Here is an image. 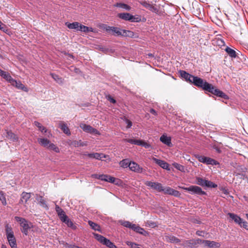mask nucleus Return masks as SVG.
Wrapping results in <instances>:
<instances>
[{"mask_svg": "<svg viewBox=\"0 0 248 248\" xmlns=\"http://www.w3.org/2000/svg\"><path fill=\"white\" fill-rule=\"evenodd\" d=\"M119 223L123 225V226L131 229L132 230L133 227H134V225L135 224H132L130 222L128 221H124L122 220H120L119 221Z\"/></svg>", "mask_w": 248, "mask_h": 248, "instance_id": "obj_35", "label": "nucleus"}, {"mask_svg": "<svg viewBox=\"0 0 248 248\" xmlns=\"http://www.w3.org/2000/svg\"><path fill=\"white\" fill-rule=\"evenodd\" d=\"M79 127L85 132L95 135H100L99 132L90 125L83 123L80 124Z\"/></svg>", "mask_w": 248, "mask_h": 248, "instance_id": "obj_9", "label": "nucleus"}, {"mask_svg": "<svg viewBox=\"0 0 248 248\" xmlns=\"http://www.w3.org/2000/svg\"><path fill=\"white\" fill-rule=\"evenodd\" d=\"M201 244H202V240L198 238L184 241L182 245L186 248H195Z\"/></svg>", "mask_w": 248, "mask_h": 248, "instance_id": "obj_6", "label": "nucleus"}, {"mask_svg": "<svg viewBox=\"0 0 248 248\" xmlns=\"http://www.w3.org/2000/svg\"><path fill=\"white\" fill-rule=\"evenodd\" d=\"M141 4L143 6H144V7H145L146 8L148 9L150 7V5H151V4L148 3L146 1H143L141 3Z\"/></svg>", "mask_w": 248, "mask_h": 248, "instance_id": "obj_64", "label": "nucleus"}, {"mask_svg": "<svg viewBox=\"0 0 248 248\" xmlns=\"http://www.w3.org/2000/svg\"><path fill=\"white\" fill-rule=\"evenodd\" d=\"M66 25L70 29H76L77 31L78 30L79 23L78 22H74L72 23H66Z\"/></svg>", "mask_w": 248, "mask_h": 248, "instance_id": "obj_37", "label": "nucleus"}, {"mask_svg": "<svg viewBox=\"0 0 248 248\" xmlns=\"http://www.w3.org/2000/svg\"><path fill=\"white\" fill-rule=\"evenodd\" d=\"M21 196L20 203H26L31 197V193L23 192Z\"/></svg>", "mask_w": 248, "mask_h": 248, "instance_id": "obj_21", "label": "nucleus"}, {"mask_svg": "<svg viewBox=\"0 0 248 248\" xmlns=\"http://www.w3.org/2000/svg\"><path fill=\"white\" fill-rule=\"evenodd\" d=\"M218 90L219 89H217L216 87H215L214 86L210 83L209 87L208 88V89H207L206 91H207L212 93L213 94L216 95Z\"/></svg>", "mask_w": 248, "mask_h": 248, "instance_id": "obj_39", "label": "nucleus"}, {"mask_svg": "<svg viewBox=\"0 0 248 248\" xmlns=\"http://www.w3.org/2000/svg\"><path fill=\"white\" fill-rule=\"evenodd\" d=\"M202 244H204L205 246L209 248H219L220 246L219 243L213 241L202 240Z\"/></svg>", "mask_w": 248, "mask_h": 248, "instance_id": "obj_16", "label": "nucleus"}, {"mask_svg": "<svg viewBox=\"0 0 248 248\" xmlns=\"http://www.w3.org/2000/svg\"><path fill=\"white\" fill-rule=\"evenodd\" d=\"M60 219L63 222L65 220V219L68 217L65 214V212H63V213H62V214H60L58 215Z\"/></svg>", "mask_w": 248, "mask_h": 248, "instance_id": "obj_54", "label": "nucleus"}, {"mask_svg": "<svg viewBox=\"0 0 248 248\" xmlns=\"http://www.w3.org/2000/svg\"><path fill=\"white\" fill-rule=\"evenodd\" d=\"M163 190H162V192H163L165 194L174 196L175 197H179L181 196V193L179 191L176 190L169 186H163Z\"/></svg>", "mask_w": 248, "mask_h": 248, "instance_id": "obj_10", "label": "nucleus"}, {"mask_svg": "<svg viewBox=\"0 0 248 248\" xmlns=\"http://www.w3.org/2000/svg\"><path fill=\"white\" fill-rule=\"evenodd\" d=\"M55 210L58 215H60V214H62V213H63L64 212V211L58 205H56Z\"/></svg>", "mask_w": 248, "mask_h": 248, "instance_id": "obj_59", "label": "nucleus"}, {"mask_svg": "<svg viewBox=\"0 0 248 248\" xmlns=\"http://www.w3.org/2000/svg\"><path fill=\"white\" fill-rule=\"evenodd\" d=\"M126 244L130 247L131 248H140L138 247V245L135 243L131 242L130 241H126Z\"/></svg>", "mask_w": 248, "mask_h": 248, "instance_id": "obj_52", "label": "nucleus"}, {"mask_svg": "<svg viewBox=\"0 0 248 248\" xmlns=\"http://www.w3.org/2000/svg\"><path fill=\"white\" fill-rule=\"evenodd\" d=\"M131 161L128 159H124L119 162L120 166L123 168L130 167Z\"/></svg>", "mask_w": 248, "mask_h": 248, "instance_id": "obj_33", "label": "nucleus"}, {"mask_svg": "<svg viewBox=\"0 0 248 248\" xmlns=\"http://www.w3.org/2000/svg\"><path fill=\"white\" fill-rule=\"evenodd\" d=\"M206 183H207V184L205 186L208 187L215 188V187H217V184L214 183L213 182H212L210 181L207 180Z\"/></svg>", "mask_w": 248, "mask_h": 248, "instance_id": "obj_51", "label": "nucleus"}, {"mask_svg": "<svg viewBox=\"0 0 248 248\" xmlns=\"http://www.w3.org/2000/svg\"><path fill=\"white\" fill-rule=\"evenodd\" d=\"M146 186L150 187L152 189L156 190L158 192H162L163 186L161 183L158 182H152L151 181H146L145 183Z\"/></svg>", "mask_w": 248, "mask_h": 248, "instance_id": "obj_8", "label": "nucleus"}, {"mask_svg": "<svg viewBox=\"0 0 248 248\" xmlns=\"http://www.w3.org/2000/svg\"><path fill=\"white\" fill-rule=\"evenodd\" d=\"M0 30L4 32H7L8 31L6 26L0 21Z\"/></svg>", "mask_w": 248, "mask_h": 248, "instance_id": "obj_57", "label": "nucleus"}, {"mask_svg": "<svg viewBox=\"0 0 248 248\" xmlns=\"http://www.w3.org/2000/svg\"><path fill=\"white\" fill-rule=\"evenodd\" d=\"M60 219L63 222L65 220V219L68 217L65 214V212H63V213H62V214H60L58 215Z\"/></svg>", "mask_w": 248, "mask_h": 248, "instance_id": "obj_53", "label": "nucleus"}, {"mask_svg": "<svg viewBox=\"0 0 248 248\" xmlns=\"http://www.w3.org/2000/svg\"><path fill=\"white\" fill-rule=\"evenodd\" d=\"M50 76L54 79V80L56 81L59 84H62L63 83V79L60 77L57 74L54 73H51Z\"/></svg>", "mask_w": 248, "mask_h": 248, "instance_id": "obj_31", "label": "nucleus"}, {"mask_svg": "<svg viewBox=\"0 0 248 248\" xmlns=\"http://www.w3.org/2000/svg\"><path fill=\"white\" fill-rule=\"evenodd\" d=\"M102 179L101 181L108 182L111 183H114L116 178L107 174H102Z\"/></svg>", "mask_w": 248, "mask_h": 248, "instance_id": "obj_25", "label": "nucleus"}, {"mask_svg": "<svg viewBox=\"0 0 248 248\" xmlns=\"http://www.w3.org/2000/svg\"><path fill=\"white\" fill-rule=\"evenodd\" d=\"M7 239L11 248H17L16 239L14 235L7 236Z\"/></svg>", "mask_w": 248, "mask_h": 248, "instance_id": "obj_23", "label": "nucleus"}, {"mask_svg": "<svg viewBox=\"0 0 248 248\" xmlns=\"http://www.w3.org/2000/svg\"><path fill=\"white\" fill-rule=\"evenodd\" d=\"M172 165L175 169L181 171V172L185 171V168L184 166L177 163H173Z\"/></svg>", "mask_w": 248, "mask_h": 248, "instance_id": "obj_44", "label": "nucleus"}, {"mask_svg": "<svg viewBox=\"0 0 248 248\" xmlns=\"http://www.w3.org/2000/svg\"><path fill=\"white\" fill-rule=\"evenodd\" d=\"M6 133V137L12 141H16L18 140V138L16 135L13 133L11 131L5 130Z\"/></svg>", "mask_w": 248, "mask_h": 248, "instance_id": "obj_20", "label": "nucleus"}, {"mask_svg": "<svg viewBox=\"0 0 248 248\" xmlns=\"http://www.w3.org/2000/svg\"><path fill=\"white\" fill-rule=\"evenodd\" d=\"M129 169L132 171L140 173H142L143 171V168L134 161H131Z\"/></svg>", "mask_w": 248, "mask_h": 248, "instance_id": "obj_12", "label": "nucleus"}, {"mask_svg": "<svg viewBox=\"0 0 248 248\" xmlns=\"http://www.w3.org/2000/svg\"><path fill=\"white\" fill-rule=\"evenodd\" d=\"M0 75L11 84L14 82V79L11 77L9 73L5 72L0 69Z\"/></svg>", "mask_w": 248, "mask_h": 248, "instance_id": "obj_18", "label": "nucleus"}, {"mask_svg": "<svg viewBox=\"0 0 248 248\" xmlns=\"http://www.w3.org/2000/svg\"><path fill=\"white\" fill-rule=\"evenodd\" d=\"M84 32H93V29L87 26L79 24L78 30Z\"/></svg>", "mask_w": 248, "mask_h": 248, "instance_id": "obj_28", "label": "nucleus"}, {"mask_svg": "<svg viewBox=\"0 0 248 248\" xmlns=\"http://www.w3.org/2000/svg\"><path fill=\"white\" fill-rule=\"evenodd\" d=\"M106 31L108 33H109L115 36L132 37L134 35V32L132 31L125 30H121L119 28L115 27H107L106 28Z\"/></svg>", "mask_w": 248, "mask_h": 248, "instance_id": "obj_1", "label": "nucleus"}, {"mask_svg": "<svg viewBox=\"0 0 248 248\" xmlns=\"http://www.w3.org/2000/svg\"><path fill=\"white\" fill-rule=\"evenodd\" d=\"M35 199L38 202L39 205L46 210H48L49 207L46 203V201L43 198V197L38 194H36Z\"/></svg>", "mask_w": 248, "mask_h": 248, "instance_id": "obj_13", "label": "nucleus"}, {"mask_svg": "<svg viewBox=\"0 0 248 248\" xmlns=\"http://www.w3.org/2000/svg\"><path fill=\"white\" fill-rule=\"evenodd\" d=\"M225 51L231 58H235L237 56L235 51L229 46L225 48Z\"/></svg>", "mask_w": 248, "mask_h": 248, "instance_id": "obj_30", "label": "nucleus"}, {"mask_svg": "<svg viewBox=\"0 0 248 248\" xmlns=\"http://www.w3.org/2000/svg\"><path fill=\"white\" fill-rule=\"evenodd\" d=\"M160 141L164 144L168 145V146H171L172 143L171 142V138L167 137L165 135H163L160 138Z\"/></svg>", "mask_w": 248, "mask_h": 248, "instance_id": "obj_22", "label": "nucleus"}, {"mask_svg": "<svg viewBox=\"0 0 248 248\" xmlns=\"http://www.w3.org/2000/svg\"><path fill=\"white\" fill-rule=\"evenodd\" d=\"M179 73L180 74L181 77L182 78L185 79L186 81L191 83L192 79H193V77L194 76H193V75L187 73L185 71L181 70H179Z\"/></svg>", "mask_w": 248, "mask_h": 248, "instance_id": "obj_15", "label": "nucleus"}, {"mask_svg": "<svg viewBox=\"0 0 248 248\" xmlns=\"http://www.w3.org/2000/svg\"><path fill=\"white\" fill-rule=\"evenodd\" d=\"M88 224L90 226V227L92 228V229L94 230V231H100V227L99 225H98L97 223H94V222H93L92 221L89 220Z\"/></svg>", "mask_w": 248, "mask_h": 248, "instance_id": "obj_40", "label": "nucleus"}, {"mask_svg": "<svg viewBox=\"0 0 248 248\" xmlns=\"http://www.w3.org/2000/svg\"><path fill=\"white\" fill-rule=\"evenodd\" d=\"M206 156L202 155H196L195 157L198 160V161L202 163H204L205 159Z\"/></svg>", "mask_w": 248, "mask_h": 248, "instance_id": "obj_48", "label": "nucleus"}, {"mask_svg": "<svg viewBox=\"0 0 248 248\" xmlns=\"http://www.w3.org/2000/svg\"><path fill=\"white\" fill-rule=\"evenodd\" d=\"M5 232L6 237L14 235L12 228L8 224H6L5 226Z\"/></svg>", "mask_w": 248, "mask_h": 248, "instance_id": "obj_41", "label": "nucleus"}, {"mask_svg": "<svg viewBox=\"0 0 248 248\" xmlns=\"http://www.w3.org/2000/svg\"><path fill=\"white\" fill-rule=\"evenodd\" d=\"M71 145L75 147H83L87 146L88 145V143L86 141L83 142L81 140H79L78 141L75 140L71 143Z\"/></svg>", "mask_w": 248, "mask_h": 248, "instance_id": "obj_29", "label": "nucleus"}, {"mask_svg": "<svg viewBox=\"0 0 248 248\" xmlns=\"http://www.w3.org/2000/svg\"><path fill=\"white\" fill-rule=\"evenodd\" d=\"M204 164L206 165H218L219 163L214 159L206 157Z\"/></svg>", "mask_w": 248, "mask_h": 248, "instance_id": "obj_34", "label": "nucleus"}, {"mask_svg": "<svg viewBox=\"0 0 248 248\" xmlns=\"http://www.w3.org/2000/svg\"><path fill=\"white\" fill-rule=\"evenodd\" d=\"M92 177L93 178H95L98 180H101L102 179V174H93L92 175Z\"/></svg>", "mask_w": 248, "mask_h": 248, "instance_id": "obj_61", "label": "nucleus"}, {"mask_svg": "<svg viewBox=\"0 0 248 248\" xmlns=\"http://www.w3.org/2000/svg\"><path fill=\"white\" fill-rule=\"evenodd\" d=\"M183 189L188 191L191 194H196L198 195H206V192L203 191L202 189L197 186H190L187 187H183Z\"/></svg>", "mask_w": 248, "mask_h": 248, "instance_id": "obj_5", "label": "nucleus"}, {"mask_svg": "<svg viewBox=\"0 0 248 248\" xmlns=\"http://www.w3.org/2000/svg\"><path fill=\"white\" fill-rule=\"evenodd\" d=\"M207 180L203 179L201 177L196 178V184L202 186H205L207 183Z\"/></svg>", "mask_w": 248, "mask_h": 248, "instance_id": "obj_38", "label": "nucleus"}, {"mask_svg": "<svg viewBox=\"0 0 248 248\" xmlns=\"http://www.w3.org/2000/svg\"><path fill=\"white\" fill-rule=\"evenodd\" d=\"M16 220L20 223L21 227V231L22 232L26 235L29 234V231L32 227L31 223H29L28 221L24 218L19 217H15Z\"/></svg>", "mask_w": 248, "mask_h": 248, "instance_id": "obj_2", "label": "nucleus"}, {"mask_svg": "<svg viewBox=\"0 0 248 248\" xmlns=\"http://www.w3.org/2000/svg\"><path fill=\"white\" fill-rule=\"evenodd\" d=\"M107 99L111 103L115 104L116 101L113 97H112L110 95H108L107 96Z\"/></svg>", "mask_w": 248, "mask_h": 248, "instance_id": "obj_62", "label": "nucleus"}, {"mask_svg": "<svg viewBox=\"0 0 248 248\" xmlns=\"http://www.w3.org/2000/svg\"><path fill=\"white\" fill-rule=\"evenodd\" d=\"M38 143L42 146L47 148L50 141L46 138H38L37 140Z\"/></svg>", "mask_w": 248, "mask_h": 248, "instance_id": "obj_26", "label": "nucleus"}, {"mask_svg": "<svg viewBox=\"0 0 248 248\" xmlns=\"http://www.w3.org/2000/svg\"><path fill=\"white\" fill-rule=\"evenodd\" d=\"M165 240L167 242L176 244L180 242L179 239L173 235L165 236Z\"/></svg>", "mask_w": 248, "mask_h": 248, "instance_id": "obj_24", "label": "nucleus"}, {"mask_svg": "<svg viewBox=\"0 0 248 248\" xmlns=\"http://www.w3.org/2000/svg\"><path fill=\"white\" fill-rule=\"evenodd\" d=\"M65 248H82L81 247L77 246L75 245H70L69 244L67 243H66L65 244Z\"/></svg>", "mask_w": 248, "mask_h": 248, "instance_id": "obj_60", "label": "nucleus"}, {"mask_svg": "<svg viewBox=\"0 0 248 248\" xmlns=\"http://www.w3.org/2000/svg\"><path fill=\"white\" fill-rule=\"evenodd\" d=\"M146 226L150 227L151 228H155L157 226L156 222L152 221H147L146 223Z\"/></svg>", "mask_w": 248, "mask_h": 248, "instance_id": "obj_50", "label": "nucleus"}, {"mask_svg": "<svg viewBox=\"0 0 248 248\" xmlns=\"http://www.w3.org/2000/svg\"><path fill=\"white\" fill-rule=\"evenodd\" d=\"M124 141L130 143L131 144L140 145H141V140H134V139H125Z\"/></svg>", "mask_w": 248, "mask_h": 248, "instance_id": "obj_42", "label": "nucleus"}, {"mask_svg": "<svg viewBox=\"0 0 248 248\" xmlns=\"http://www.w3.org/2000/svg\"><path fill=\"white\" fill-rule=\"evenodd\" d=\"M216 96L217 97H220L221 98H222L225 99H228L229 97L227 95H226L224 93H223L222 91L218 90V92H217V93L216 95Z\"/></svg>", "mask_w": 248, "mask_h": 248, "instance_id": "obj_46", "label": "nucleus"}, {"mask_svg": "<svg viewBox=\"0 0 248 248\" xmlns=\"http://www.w3.org/2000/svg\"><path fill=\"white\" fill-rule=\"evenodd\" d=\"M47 148L49 150H53L56 153H59L60 152L59 148L56 146L54 144L50 142L48 145Z\"/></svg>", "mask_w": 248, "mask_h": 248, "instance_id": "obj_45", "label": "nucleus"}, {"mask_svg": "<svg viewBox=\"0 0 248 248\" xmlns=\"http://www.w3.org/2000/svg\"><path fill=\"white\" fill-rule=\"evenodd\" d=\"M106 156L103 154L98 153H94V158L98 160H102L103 158H105Z\"/></svg>", "mask_w": 248, "mask_h": 248, "instance_id": "obj_49", "label": "nucleus"}, {"mask_svg": "<svg viewBox=\"0 0 248 248\" xmlns=\"http://www.w3.org/2000/svg\"><path fill=\"white\" fill-rule=\"evenodd\" d=\"M124 120L125 122V123L127 124L126 128H130L132 126V122L131 121H130L129 120H128L126 117H124Z\"/></svg>", "mask_w": 248, "mask_h": 248, "instance_id": "obj_58", "label": "nucleus"}, {"mask_svg": "<svg viewBox=\"0 0 248 248\" xmlns=\"http://www.w3.org/2000/svg\"><path fill=\"white\" fill-rule=\"evenodd\" d=\"M0 200L1 201L3 205H6L7 204L6 198L4 195L3 193L0 191Z\"/></svg>", "mask_w": 248, "mask_h": 248, "instance_id": "obj_47", "label": "nucleus"}, {"mask_svg": "<svg viewBox=\"0 0 248 248\" xmlns=\"http://www.w3.org/2000/svg\"><path fill=\"white\" fill-rule=\"evenodd\" d=\"M11 84L16 87L18 89L22 90L26 92L28 91V88L25 87L20 81H16L14 79V82H13Z\"/></svg>", "mask_w": 248, "mask_h": 248, "instance_id": "obj_19", "label": "nucleus"}, {"mask_svg": "<svg viewBox=\"0 0 248 248\" xmlns=\"http://www.w3.org/2000/svg\"><path fill=\"white\" fill-rule=\"evenodd\" d=\"M239 226L241 227H243L246 230L248 231V222H247L246 221L243 220V219H242L241 223L240 225H239Z\"/></svg>", "mask_w": 248, "mask_h": 248, "instance_id": "obj_55", "label": "nucleus"}, {"mask_svg": "<svg viewBox=\"0 0 248 248\" xmlns=\"http://www.w3.org/2000/svg\"><path fill=\"white\" fill-rule=\"evenodd\" d=\"M114 6L115 7H117L118 8L125 9L127 11H130L131 9V7L130 6H129L128 5H127L126 4L124 3L117 2V3H115L114 5Z\"/></svg>", "mask_w": 248, "mask_h": 248, "instance_id": "obj_32", "label": "nucleus"}, {"mask_svg": "<svg viewBox=\"0 0 248 248\" xmlns=\"http://www.w3.org/2000/svg\"><path fill=\"white\" fill-rule=\"evenodd\" d=\"M93 234L94 236V238L98 241L106 246L107 247L109 248H118L113 243L111 242L109 239L106 238L104 236L95 233H93Z\"/></svg>", "mask_w": 248, "mask_h": 248, "instance_id": "obj_4", "label": "nucleus"}, {"mask_svg": "<svg viewBox=\"0 0 248 248\" xmlns=\"http://www.w3.org/2000/svg\"><path fill=\"white\" fill-rule=\"evenodd\" d=\"M152 160L156 164H157L159 166L161 167L162 169L170 170V168L169 167V164L166 161L160 160L157 158H156L154 157L152 158Z\"/></svg>", "mask_w": 248, "mask_h": 248, "instance_id": "obj_11", "label": "nucleus"}, {"mask_svg": "<svg viewBox=\"0 0 248 248\" xmlns=\"http://www.w3.org/2000/svg\"><path fill=\"white\" fill-rule=\"evenodd\" d=\"M68 227L72 229L73 230H76L77 229V226L75 225L70 219L67 217L64 221L63 222Z\"/></svg>", "mask_w": 248, "mask_h": 248, "instance_id": "obj_36", "label": "nucleus"}, {"mask_svg": "<svg viewBox=\"0 0 248 248\" xmlns=\"http://www.w3.org/2000/svg\"><path fill=\"white\" fill-rule=\"evenodd\" d=\"M191 83L193 84L195 86L198 88H202L205 91L209 87V84L206 80L196 76L193 77Z\"/></svg>", "mask_w": 248, "mask_h": 248, "instance_id": "obj_3", "label": "nucleus"}, {"mask_svg": "<svg viewBox=\"0 0 248 248\" xmlns=\"http://www.w3.org/2000/svg\"><path fill=\"white\" fill-rule=\"evenodd\" d=\"M149 10H150L151 11L155 13H158L159 10H158V9L157 8V7H155V6H154L153 4H151L149 8Z\"/></svg>", "mask_w": 248, "mask_h": 248, "instance_id": "obj_56", "label": "nucleus"}, {"mask_svg": "<svg viewBox=\"0 0 248 248\" xmlns=\"http://www.w3.org/2000/svg\"><path fill=\"white\" fill-rule=\"evenodd\" d=\"M227 215L230 217V222L234 221V222L235 224H238L239 225H240L242 218H241L237 215L232 213H228L227 214Z\"/></svg>", "mask_w": 248, "mask_h": 248, "instance_id": "obj_14", "label": "nucleus"}, {"mask_svg": "<svg viewBox=\"0 0 248 248\" xmlns=\"http://www.w3.org/2000/svg\"><path fill=\"white\" fill-rule=\"evenodd\" d=\"M59 127L64 133L68 136L71 135L70 130L66 124L62 123L60 124Z\"/></svg>", "mask_w": 248, "mask_h": 248, "instance_id": "obj_27", "label": "nucleus"}, {"mask_svg": "<svg viewBox=\"0 0 248 248\" xmlns=\"http://www.w3.org/2000/svg\"><path fill=\"white\" fill-rule=\"evenodd\" d=\"M132 230L137 233H139L140 234H142L145 236H147L149 234L148 232L146 231L143 228L140 227L139 226H137L136 224H134V227H133Z\"/></svg>", "mask_w": 248, "mask_h": 248, "instance_id": "obj_17", "label": "nucleus"}, {"mask_svg": "<svg viewBox=\"0 0 248 248\" xmlns=\"http://www.w3.org/2000/svg\"><path fill=\"white\" fill-rule=\"evenodd\" d=\"M34 124L39 128V130L42 132L46 133L47 132V129L42 124L37 121H35L34 122Z\"/></svg>", "mask_w": 248, "mask_h": 248, "instance_id": "obj_43", "label": "nucleus"}, {"mask_svg": "<svg viewBox=\"0 0 248 248\" xmlns=\"http://www.w3.org/2000/svg\"><path fill=\"white\" fill-rule=\"evenodd\" d=\"M117 16L125 21H130L131 22H139L140 18L139 16L135 17L129 13H119L117 15Z\"/></svg>", "mask_w": 248, "mask_h": 248, "instance_id": "obj_7", "label": "nucleus"}, {"mask_svg": "<svg viewBox=\"0 0 248 248\" xmlns=\"http://www.w3.org/2000/svg\"><path fill=\"white\" fill-rule=\"evenodd\" d=\"M140 146L144 147L145 148H149L151 147V145L150 144L145 142L142 140H141V145H140Z\"/></svg>", "mask_w": 248, "mask_h": 248, "instance_id": "obj_63", "label": "nucleus"}]
</instances>
